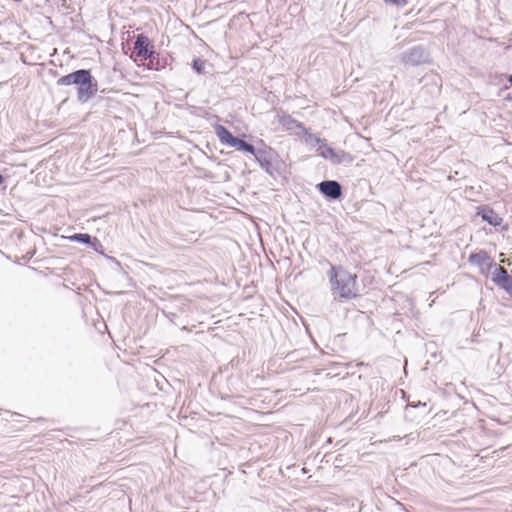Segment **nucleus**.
<instances>
[{"label": "nucleus", "instance_id": "4468645a", "mask_svg": "<svg viewBox=\"0 0 512 512\" xmlns=\"http://www.w3.org/2000/svg\"><path fill=\"white\" fill-rule=\"evenodd\" d=\"M232 148H235L239 151L250 153L252 155H254L257 150L251 143H248L238 137H237V139L234 143V146Z\"/></svg>", "mask_w": 512, "mask_h": 512}, {"label": "nucleus", "instance_id": "f257e3e1", "mask_svg": "<svg viewBox=\"0 0 512 512\" xmlns=\"http://www.w3.org/2000/svg\"><path fill=\"white\" fill-rule=\"evenodd\" d=\"M327 277L329 279L331 295L334 300L346 302L359 296L357 275L349 272L343 266L329 263Z\"/></svg>", "mask_w": 512, "mask_h": 512}, {"label": "nucleus", "instance_id": "a211bd4d", "mask_svg": "<svg viewBox=\"0 0 512 512\" xmlns=\"http://www.w3.org/2000/svg\"><path fill=\"white\" fill-rule=\"evenodd\" d=\"M386 4L395 5V6H404L406 5V0H383Z\"/></svg>", "mask_w": 512, "mask_h": 512}, {"label": "nucleus", "instance_id": "412c9836", "mask_svg": "<svg viewBox=\"0 0 512 512\" xmlns=\"http://www.w3.org/2000/svg\"><path fill=\"white\" fill-rule=\"evenodd\" d=\"M508 81H509L510 85H512V75L508 76Z\"/></svg>", "mask_w": 512, "mask_h": 512}, {"label": "nucleus", "instance_id": "20e7f679", "mask_svg": "<svg viewBox=\"0 0 512 512\" xmlns=\"http://www.w3.org/2000/svg\"><path fill=\"white\" fill-rule=\"evenodd\" d=\"M316 188L329 201L339 200L343 195L342 185L336 180L321 181Z\"/></svg>", "mask_w": 512, "mask_h": 512}, {"label": "nucleus", "instance_id": "dca6fc26", "mask_svg": "<svg viewBox=\"0 0 512 512\" xmlns=\"http://www.w3.org/2000/svg\"><path fill=\"white\" fill-rule=\"evenodd\" d=\"M205 66L206 61L201 58H195L192 61V68L199 75L205 74Z\"/></svg>", "mask_w": 512, "mask_h": 512}, {"label": "nucleus", "instance_id": "39448f33", "mask_svg": "<svg viewBox=\"0 0 512 512\" xmlns=\"http://www.w3.org/2000/svg\"><path fill=\"white\" fill-rule=\"evenodd\" d=\"M253 156L261 168H263L268 174L273 175L275 170L273 161L278 157V154L274 149L265 146L262 149H257Z\"/></svg>", "mask_w": 512, "mask_h": 512}, {"label": "nucleus", "instance_id": "9b49d317", "mask_svg": "<svg viewBox=\"0 0 512 512\" xmlns=\"http://www.w3.org/2000/svg\"><path fill=\"white\" fill-rule=\"evenodd\" d=\"M70 240L74 242H78L81 244L89 245L94 248V250L98 251L97 246H102L101 243L96 239L93 238L88 233H75L72 236H70Z\"/></svg>", "mask_w": 512, "mask_h": 512}, {"label": "nucleus", "instance_id": "4be33fe9", "mask_svg": "<svg viewBox=\"0 0 512 512\" xmlns=\"http://www.w3.org/2000/svg\"><path fill=\"white\" fill-rule=\"evenodd\" d=\"M45 1H46V3H50L52 0H45Z\"/></svg>", "mask_w": 512, "mask_h": 512}, {"label": "nucleus", "instance_id": "7ed1b4c3", "mask_svg": "<svg viewBox=\"0 0 512 512\" xmlns=\"http://www.w3.org/2000/svg\"><path fill=\"white\" fill-rule=\"evenodd\" d=\"M400 57L405 65L419 66L428 63L430 55L422 45H416L404 51Z\"/></svg>", "mask_w": 512, "mask_h": 512}, {"label": "nucleus", "instance_id": "0eeeda50", "mask_svg": "<svg viewBox=\"0 0 512 512\" xmlns=\"http://www.w3.org/2000/svg\"><path fill=\"white\" fill-rule=\"evenodd\" d=\"M490 266L495 268L492 273V281L510 296L512 295V275H510L502 266L491 262Z\"/></svg>", "mask_w": 512, "mask_h": 512}, {"label": "nucleus", "instance_id": "6e6552de", "mask_svg": "<svg viewBox=\"0 0 512 512\" xmlns=\"http://www.w3.org/2000/svg\"><path fill=\"white\" fill-rule=\"evenodd\" d=\"M477 215L480 216L483 221L494 227L500 226L503 222L502 217L487 205L478 207Z\"/></svg>", "mask_w": 512, "mask_h": 512}, {"label": "nucleus", "instance_id": "9d476101", "mask_svg": "<svg viewBox=\"0 0 512 512\" xmlns=\"http://www.w3.org/2000/svg\"><path fill=\"white\" fill-rule=\"evenodd\" d=\"M215 132L220 142L228 147H233L237 139L225 126L217 125Z\"/></svg>", "mask_w": 512, "mask_h": 512}, {"label": "nucleus", "instance_id": "aec40b11", "mask_svg": "<svg viewBox=\"0 0 512 512\" xmlns=\"http://www.w3.org/2000/svg\"><path fill=\"white\" fill-rule=\"evenodd\" d=\"M5 178L4 176L0 173V185L4 182Z\"/></svg>", "mask_w": 512, "mask_h": 512}, {"label": "nucleus", "instance_id": "f3484780", "mask_svg": "<svg viewBox=\"0 0 512 512\" xmlns=\"http://www.w3.org/2000/svg\"><path fill=\"white\" fill-rule=\"evenodd\" d=\"M308 141L312 145L317 146V147L325 145L327 143L326 139H322V138H320V137H318L317 135H314V134H309Z\"/></svg>", "mask_w": 512, "mask_h": 512}, {"label": "nucleus", "instance_id": "6ab92c4d", "mask_svg": "<svg viewBox=\"0 0 512 512\" xmlns=\"http://www.w3.org/2000/svg\"><path fill=\"white\" fill-rule=\"evenodd\" d=\"M505 100H506V101H512V92H511V93H508V94L505 96Z\"/></svg>", "mask_w": 512, "mask_h": 512}, {"label": "nucleus", "instance_id": "1a4fd4ad", "mask_svg": "<svg viewBox=\"0 0 512 512\" xmlns=\"http://www.w3.org/2000/svg\"><path fill=\"white\" fill-rule=\"evenodd\" d=\"M280 123L287 131L294 132L295 134L299 135L307 133V129L304 124L294 119L290 115H284L281 117Z\"/></svg>", "mask_w": 512, "mask_h": 512}, {"label": "nucleus", "instance_id": "2eb2a0df", "mask_svg": "<svg viewBox=\"0 0 512 512\" xmlns=\"http://www.w3.org/2000/svg\"><path fill=\"white\" fill-rule=\"evenodd\" d=\"M336 151L337 150L330 147L327 143L325 145L317 147L318 155L330 162L334 158Z\"/></svg>", "mask_w": 512, "mask_h": 512}, {"label": "nucleus", "instance_id": "f03ea898", "mask_svg": "<svg viewBox=\"0 0 512 512\" xmlns=\"http://www.w3.org/2000/svg\"><path fill=\"white\" fill-rule=\"evenodd\" d=\"M57 86L75 85L77 88V99L86 103L98 91L97 80L88 69H79L57 79Z\"/></svg>", "mask_w": 512, "mask_h": 512}, {"label": "nucleus", "instance_id": "423d86ee", "mask_svg": "<svg viewBox=\"0 0 512 512\" xmlns=\"http://www.w3.org/2000/svg\"><path fill=\"white\" fill-rule=\"evenodd\" d=\"M134 51L143 60H152L155 55L154 45L143 33L138 34L134 41Z\"/></svg>", "mask_w": 512, "mask_h": 512}, {"label": "nucleus", "instance_id": "f8f14e48", "mask_svg": "<svg viewBox=\"0 0 512 512\" xmlns=\"http://www.w3.org/2000/svg\"><path fill=\"white\" fill-rule=\"evenodd\" d=\"M468 261L469 263L477 266H483L485 264H488L489 267H491L490 263L493 262L489 254L484 250L471 253L469 255Z\"/></svg>", "mask_w": 512, "mask_h": 512}, {"label": "nucleus", "instance_id": "ddd939ff", "mask_svg": "<svg viewBox=\"0 0 512 512\" xmlns=\"http://www.w3.org/2000/svg\"><path fill=\"white\" fill-rule=\"evenodd\" d=\"M353 162V157L348 152L344 150H337L334 158L331 163L333 165H341V164H351Z\"/></svg>", "mask_w": 512, "mask_h": 512}]
</instances>
